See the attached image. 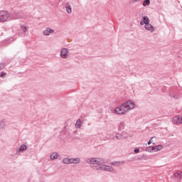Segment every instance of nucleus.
Listing matches in <instances>:
<instances>
[{
	"instance_id": "nucleus-1",
	"label": "nucleus",
	"mask_w": 182,
	"mask_h": 182,
	"mask_svg": "<svg viewBox=\"0 0 182 182\" xmlns=\"http://www.w3.org/2000/svg\"><path fill=\"white\" fill-rule=\"evenodd\" d=\"M135 107V104L133 101L129 100L124 102L120 106H118L114 108V113L118 114L119 116H124L127 113L133 110Z\"/></svg>"
},
{
	"instance_id": "nucleus-2",
	"label": "nucleus",
	"mask_w": 182,
	"mask_h": 182,
	"mask_svg": "<svg viewBox=\"0 0 182 182\" xmlns=\"http://www.w3.org/2000/svg\"><path fill=\"white\" fill-rule=\"evenodd\" d=\"M12 19H21V15L17 14H10L6 11H0V23L8 22Z\"/></svg>"
},
{
	"instance_id": "nucleus-3",
	"label": "nucleus",
	"mask_w": 182,
	"mask_h": 182,
	"mask_svg": "<svg viewBox=\"0 0 182 182\" xmlns=\"http://www.w3.org/2000/svg\"><path fill=\"white\" fill-rule=\"evenodd\" d=\"M86 163L87 164H103L105 163V159L103 158H88L86 159Z\"/></svg>"
},
{
	"instance_id": "nucleus-4",
	"label": "nucleus",
	"mask_w": 182,
	"mask_h": 182,
	"mask_svg": "<svg viewBox=\"0 0 182 182\" xmlns=\"http://www.w3.org/2000/svg\"><path fill=\"white\" fill-rule=\"evenodd\" d=\"M60 57L61 59H68V58H69V50L66 48H61Z\"/></svg>"
},
{
	"instance_id": "nucleus-5",
	"label": "nucleus",
	"mask_w": 182,
	"mask_h": 182,
	"mask_svg": "<svg viewBox=\"0 0 182 182\" xmlns=\"http://www.w3.org/2000/svg\"><path fill=\"white\" fill-rule=\"evenodd\" d=\"M146 31H149L151 33L154 32V27L150 23V20H147L146 25L144 26Z\"/></svg>"
},
{
	"instance_id": "nucleus-6",
	"label": "nucleus",
	"mask_w": 182,
	"mask_h": 182,
	"mask_svg": "<svg viewBox=\"0 0 182 182\" xmlns=\"http://www.w3.org/2000/svg\"><path fill=\"white\" fill-rule=\"evenodd\" d=\"M28 146L26 144H21L16 150V154H21V153H23V151H26Z\"/></svg>"
},
{
	"instance_id": "nucleus-7",
	"label": "nucleus",
	"mask_w": 182,
	"mask_h": 182,
	"mask_svg": "<svg viewBox=\"0 0 182 182\" xmlns=\"http://www.w3.org/2000/svg\"><path fill=\"white\" fill-rule=\"evenodd\" d=\"M102 171H107L108 173H113L114 168L109 165L102 164Z\"/></svg>"
},
{
	"instance_id": "nucleus-8",
	"label": "nucleus",
	"mask_w": 182,
	"mask_h": 182,
	"mask_svg": "<svg viewBox=\"0 0 182 182\" xmlns=\"http://www.w3.org/2000/svg\"><path fill=\"white\" fill-rule=\"evenodd\" d=\"M173 124H182V117L180 116L174 117L172 119Z\"/></svg>"
},
{
	"instance_id": "nucleus-9",
	"label": "nucleus",
	"mask_w": 182,
	"mask_h": 182,
	"mask_svg": "<svg viewBox=\"0 0 182 182\" xmlns=\"http://www.w3.org/2000/svg\"><path fill=\"white\" fill-rule=\"evenodd\" d=\"M53 32H55V30L46 28V30L43 31V35H44V36H49V35H50V33H53Z\"/></svg>"
},
{
	"instance_id": "nucleus-10",
	"label": "nucleus",
	"mask_w": 182,
	"mask_h": 182,
	"mask_svg": "<svg viewBox=\"0 0 182 182\" xmlns=\"http://www.w3.org/2000/svg\"><path fill=\"white\" fill-rule=\"evenodd\" d=\"M80 163V158H70V164H79Z\"/></svg>"
},
{
	"instance_id": "nucleus-11",
	"label": "nucleus",
	"mask_w": 182,
	"mask_h": 182,
	"mask_svg": "<svg viewBox=\"0 0 182 182\" xmlns=\"http://www.w3.org/2000/svg\"><path fill=\"white\" fill-rule=\"evenodd\" d=\"M173 176L175 177V178H177V180L178 181H181L182 180V172L181 171H178V172H176L174 174H173Z\"/></svg>"
},
{
	"instance_id": "nucleus-12",
	"label": "nucleus",
	"mask_w": 182,
	"mask_h": 182,
	"mask_svg": "<svg viewBox=\"0 0 182 182\" xmlns=\"http://www.w3.org/2000/svg\"><path fill=\"white\" fill-rule=\"evenodd\" d=\"M65 11L67 14H72V6L70 5V3H66Z\"/></svg>"
},
{
	"instance_id": "nucleus-13",
	"label": "nucleus",
	"mask_w": 182,
	"mask_h": 182,
	"mask_svg": "<svg viewBox=\"0 0 182 182\" xmlns=\"http://www.w3.org/2000/svg\"><path fill=\"white\" fill-rule=\"evenodd\" d=\"M151 150L153 151H160V150H163V146L162 145H157V146H152Z\"/></svg>"
},
{
	"instance_id": "nucleus-14",
	"label": "nucleus",
	"mask_w": 182,
	"mask_h": 182,
	"mask_svg": "<svg viewBox=\"0 0 182 182\" xmlns=\"http://www.w3.org/2000/svg\"><path fill=\"white\" fill-rule=\"evenodd\" d=\"M6 119L0 120V129H4L6 127Z\"/></svg>"
},
{
	"instance_id": "nucleus-15",
	"label": "nucleus",
	"mask_w": 182,
	"mask_h": 182,
	"mask_svg": "<svg viewBox=\"0 0 182 182\" xmlns=\"http://www.w3.org/2000/svg\"><path fill=\"white\" fill-rule=\"evenodd\" d=\"M60 156L58 153L54 152L50 156V160H57V159Z\"/></svg>"
},
{
	"instance_id": "nucleus-16",
	"label": "nucleus",
	"mask_w": 182,
	"mask_h": 182,
	"mask_svg": "<svg viewBox=\"0 0 182 182\" xmlns=\"http://www.w3.org/2000/svg\"><path fill=\"white\" fill-rule=\"evenodd\" d=\"M147 21H150L149 19V17L147 16H144L140 22V25L143 26V25H146V23H147Z\"/></svg>"
},
{
	"instance_id": "nucleus-17",
	"label": "nucleus",
	"mask_w": 182,
	"mask_h": 182,
	"mask_svg": "<svg viewBox=\"0 0 182 182\" xmlns=\"http://www.w3.org/2000/svg\"><path fill=\"white\" fill-rule=\"evenodd\" d=\"M63 164H70V158L65 157L62 159Z\"/></svg>"
},
{
	"instance_id": "nucleus-18",
	"label": "nucleus",
	"mask_w": 182,
	"mask_h": 182,
	"mask_svg": "<svg viewBox=\"0 0 182 182\" xmlns=\"http://www.w3.org/2000/svg\"><path fill=\"white\" fill-rule=\"evenodd\" d=\"M82 127V120L77 119L75 123V129H80Z\"/></svg>"
},
{
	"instance_id": "nucleus-19",
	"label": "nucleus",
	"mask_w": 182,
	"mask_h": 182,
	"mask_svg": "<svg viewBox=\"0 0 182 182\" xmlns=\"http://www.w3.org/2000/svg\"><path fill=\"white\" fill-rule=\"evenodd\" d=\"M150 5V0H144L143 2V6H149Z\"/></svg>"
},
{
	"instance_id": "nucleus-20",
	"label": "nucleus",
	"mask_w": 182,
	"mask_h": 182,
	"mask_svg": "<svg viewBox=\"0 0 182 182\" xmlns=\"http://www.w3.org/2000/svg\"><path fill=\"white\" fill-rule=\"evenodd\" d=\"M96 170H100L101 171H103V164H100V166H96Z\"/></svg>"
},
{
	"instance_id": "nucleus-21",
	"label": "nucleus",
	"mask_w": 182,
	"mask_h": 182,
	"mask_svg": "<svg viewBox=\"0 0 182 182\" xmlns=\"http://www.w3.org/2000/svg\"><path fill=\"white\" fill-rule=\"evenodd\" d=\"M123 127H124V123L120 122L119 124V130H122Z\"/></svg>"
},
{
	"instance_id": "nucleus-22",
	"label": "nucleus",
	"mask_w": 182,
	"mask_h": 182,
	"mask_svg": "<svg viewBox=\"0 0 182 182\" xmlns=\"http://www.w3.org/2000/svg\"><path fill=\"white\" fill-rule=\"evenodd\" d=\"M115 137H116L117 140H122V135H120L119 134H116Z\"/></svg>"
},
{
	"instance_id": "nucleus-23",
	"label": "nucleus",
	"mask_w": 182,
	"mask_h": 182,
	"mask_svg": "<svg viewBox=\"0 0 182 182\" xmlns=\"http://www.w3.org/2000/svg\"><path fill=\"white\" fill-rule=\"evenodd\" d=\"M27 29H28V28H26V26H21V30L23 31V32H26V31H27Z\"/></svg>"
},
{
	"instance_id": "nucleus-24",
	"label": "nucleus",
	"mask_w": 182,
	"mask_h": 182,
	"mask_svg": "<svg viewBox=\"0 0 182 182\" xmlns=\"http://www.w3.org/2000/svg\"><path fill=\"white\" fill-rule=\"evenodd\" d=\"M5 66H6L5 63H0V70H2V69H4Z\"/></svg>"
},
{
	"instance_id": "nucleus-25",
	"label": "nucleus",
	"mask_w": 182,
	"mask_h": 182,
	"mask_svg": "<svg viewBox=\"0 0 182 182\" xmlns=\"http://www.w3.org/2000/svg\"><path fill=\"white\" fill-rule=\"evenodd\" d=\"M119 164H120V162H119V161H113L110 164H111V166H119Z\"/></svg>"
},
{
	"instance_id": "nucleus-26",
	"label": "nucleus",
	"mask_w": 182,
	"mask_h": 182,
	"mask_svg": "<svg viewBox=\"0 0 182 182\" xmlns=\"http://www.w3.org/2000/svg\"><path fill=\"white\" fill-rule=\"evenodd\" d=\"M5 76H6V73L1 72L0 73V77H5Z\"/></svg>"
},
{
	"instance_id": "nucleus-27",
	"label": "nucleus",
	"mask_w": 182,
	"mask_h": 182,
	"mask_svg": "<svg viewBox=\"0 0 182 182\" xmlns=\"http://www.w3.org/2000/svg\"><path fill=\"white\" fill-rule=\"evenodd\" d=\"M140 151V149L139 148H136L134 150V153H139Z\"/></svg>"
},
{
	"instance_id": "nucleus-28",
	"label": "nucleus",
	"mask_w": 182,
	"mask_h": 182,
	"mask_svg": "<svg viewBox=\"0 0 182 182\" xmlns=\"http://www.w3.org/2000/svg\"><path fill=\"white\" fill-rule=\"evenodd\" d=\"M151 139H153V137H151V139L148 141V144H151Z\"/></svg>"
},
{
	"instance_id": "nucleus-29",
	"label": "nucleus",
	"mask_w": 182,
	"mask_h": 182,
	"mask_svg": "<svg viewBox=\"0 0 182 182\" xmlns=\"http://www.w3.org/2000/svg\"><path fill=\"white\" fill-rule=\"evenodd\" d=\"M173 99H178V97H177L176 95H173Z\"/></svg>"
},
{
	"instance_id": "nucleus-30",
	"label": "nucleus",
	"mask_w": 182,
	"mask_h": 182,
	"mask_svg": "<svg viewBox=\"0 0 182 182\" xmlns=\"http://www.w3.org/2000/svg\"><path fill=\"white\" fill-rule=\"evenodd\" d=\"M134 1V2H139V1H140V0H133Z\"/></svg>"
},
{
	"instance_id": "nucleus-31",
	"label": "nucleus",
	"mask_w": 182,
	"mask_h": 182,
	"mask_svg": "<svg viewBox=\"0 0 182 182\" xmlns=\"http://www.w3.org/2000/svg\"><path fill=\"white\" fill-rule=\"evenodd\" d=\"M121 163H122V164H123V163H124V161H122Z\"/></svg>"
}]
</instances>
